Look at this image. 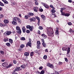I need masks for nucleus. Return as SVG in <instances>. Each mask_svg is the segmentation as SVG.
I'll list each match as a JSON object with an SVG mask.
<instances>
[{
	"mask_svg": "<svg viewBox=\"0 0 74 74\" xmlns=\"http://www.w3.org/2000/svg\"><path fill=\"white\" fill-rule=\"evenodd\" d=\"M65 61L67 62L68 61V59L66 58H65Z\"/></svg>",
	"mask_w": 74,
	"mask_h": 74,
	"instance_id": "obj_63",
	"label": "nucleus"
},
{
	"mask_svg": "<svg viewBox=\"0 0 74 74\" xmlns=\"http://www.w3.org/2000/svg\"><path fill=\"white\" fill-rule=\"evenodd\" d=\"M26 32L27 33H29L30 32L29 30V29H27L26 30Z\"/></svg>",
	"mask_w": 74,
	"mask_h": 74,
	"instance_id": "obj_56",
	"label": "nucleus"
},
{
	"mask_svg": "<svg viewBox=\"0 0 74 74\" xmlns=\"http://www.w3.org/2000/svg\"><path fill=\"white\" fill-rule=\"evenodd\" d=\"M28 14L29 15V16H33L34 15V14L32 12H30L28 13Z\"/></svg>",
	"mask_w": 74,
	"mask_h": 74,
	"instance_id": "obj_21",
	"label": "nucleus"
},
{
	"mask_svg": "<svg viewBox=\"0 0 74 74\" xmlns=\"http://www.w3.org/2000/svg\"><path fill=\"white\" fill-rule=\"evenodd\" d=\"M33 29H34V27L33 26H31L30 25V27H29V30L30 31H32Z\"/></svg>",
	"mask_w": 74,
	"mask_h": 74,
	"instance_id": "obj_19",
	"label": "nucleus"
},
{
	"mask_svg": "<svg viewBox=\"0 0 74 74\" xmlns=\"http://www.w3.org/2000/svg\"><path fill=\"white\" fill-rule=\"evenodd\" d=\"M56 32L55 33V34L57 36H59V28L58 27L56 28Z\"/></svg>",
	"mask_w": 74,
	"mask_h": 74,
	"instance_id": "obj_7",
	"label": "nucleus"
},
{
	"mask_svg": "<svg viewBox=\"0 0 74 74\" xmlns=\"http://www.w3.org/2000/svg\"><path fill=\"white\" fill-rule=\"evenodd\" d=\"M8 32V36L10 34H11L12 32H9V31H7Z\"/></svg>",
	"mask_w": 74,
	"mask_h": 74,
	"instance_id": "obj_48",
	"label": "nucleus"
},
{
	"mask_svg": "<svg viewBox=\"0 0 74 74\" xmlns=\"http://www.w3.org/2000/svg\"><path fill=\"white\" fill-rule=\"evenodd\" d=\"M0 17H1V18H3L4 17V15L3 14H1L0 15Z\"/></svg>",
	"mask_w": 74,
	"mask_h": 74,
	"instance_id": "obj_54",
	"label": "nucleus"
},
{
	"mask_svg": "<svg viewBox=\"0 0 74 74\" xmlns=\"http://www.w3.org/2000/svg\"><path fill=\"white\" fill-rule=\"evenodd\" d=\"M43 69L42 66H41L40 67H39V70H42Z\"/></svg>",
	"mask_w": 74,
	"mask_h": 74,
	"instance_id": "obj_61",
	"label": "nucleus"
},
{
	"mask_svg": "<svg viewBox=\"0 0 74 74\" xmlns=\"http://www.w3.org/2000/svg\"><path fill=\"white\" fill-rule=\"evenodd\" d=\"M22 50V49H21V47H20V48H19V49H18V51H21Z\"/></svg>",
	"mask_w": 74,
	"mask_h": 74,
	"instance_id": "obj_52",
	"label": "nucleus"
},
{
	"mask_svg": "<svg viewBox=\"0 0 74 74\" xmlns=\"http://www.w3.org/2000/svg\"><path fill=\"white\" fill-rule=\"evenodd\" d=\"M39 10L40 12H42L43 11V9H42V8H41L40 9H39Z\"/></svg>",
	"mask_w": 74,
	"mask_h": 74,
	"instance_id": "obj_62",
	"label": "nucleus"
},
{
	"mask_svg": "<svg viewBox=\"0 0 74 74\" xmlns=\"http://www.w3.org/2000/svg\"><path fill=\"white\" fill-rule=\"evenodd\" d=\"M41 17L42 18V19H43V20H45L46 17L44 15H41Z\"/></svg>",
	"mask_w": 74,
	"mask_h": 74,
	"instance_id": "obj_17",
	"label": "nucleus"
},
{
	"mask_svg": "<svg viewBox=\"0 0 74 74\" xmlns=\"http://www.w3.org/2000/svg\"><path fill=\"white\" fill-rule=\"evenodd\" d=\"M29 53L28 52H25L24 53V55L26 56H27L29 55Z\"/></svg>",
	"mask_w": 74,
	"mask_h": 74,
	"instance_id": "obj_18",
	"label": "nucleus"
},
{
	"mask_svg": "<svg viewBox=\"0 0 74 74\" xmlns=\"http://www.w3.org/2000/svg\"><path fill=\"white\" fill-rule=\"evenodd\" d=\"M13 20L15 21L16 22L18 21V23H21V21L20 18L17 17H14L13 18Z\"/></svg>",
	"mask_w": 74,
	"mask_h": 74,
	"instance_id": "obj_1",
	"label": "nucleus"
},
{
	"mask_svg": "<svg viewBox=\"0 0 74 74\" xmlns=\"http://www.w3.org/2000/svg\"><path fill=\"white\" fill-rule=\"evenodd\" d=\"M30 26V25H27V26L26 27L27 29H29Z\"/></svg>",
	"mask_w": 74,
	"mask_h": 74,
	"instance_id": "obj_47",
	"label": "nucleus"
},
{
	"mask_svg": "<svg viewBox=\"0 0 74 74\" xmlns=\"http://www.w3.org/2000/svg\"><path fill=\"white\" fill-rule=\"evenodd\" d=\"M50 7L51 8H52L53 9H55V8L53 6V5H50Z\"/></svg>",
	"mask_w": 74,
	"mask_h": 74,
	"instance_id": "obj_38",
	"label": "nucleus"
},
{
	"mask_svg": "<svg viewBox=\"0 0 74 74\" xmlns=\"http://www.w3.org/2000/svg\"><path fill=\"white\" fill-rule=\"evenodd\" d=\"M55 9H52L51 10V12L52 13H54L55 12H56V11L55 10H54Z\"/></svg>",
	"mask_w": 74,
	"mask_h": 74,
	"instance_id": "obj_36",
	"label": "nucleus"
},
{
	"mask_svg": "<svg viewBox=\"0 0 74 74\" xmlns=\"http://www.w3.org/2000/svg\"><path fill=\"white\" fill-rule=\"evenodd\" d=\"M8 64L7 62H4V63H2V65L5 67V68H7L8 66Z\"/></svg>",
	"mask_w": 74,
	"mask_h": 74,
	"instance_id": "obj_4",
	"label": "nucleus"
},
{
	"mask_svg": "<svg viewBox=\"0 0 74 74\" xmlns=\"http://www.w3.org/2000/svg\"><path fill=\"white\" fill-rule=\"evenodd\" d=\"M30 22H35L36 21V19L35 17H32L31 18L29 19Z\"/></svg>",
	"mask_w": 74,
	"mask_h": 74,
	"instance_id": "obj_5",
	"label": "nucleus"
},
{
	"mask_svg": "<svg viewBox=\"0 0 74 74\" xmlns=\"http://www.w3.org/2000/svg\"><path fill=\"white\" fill-rule=\"evenodd\" d=\"M47 56H46V55H45L44 56H43V59L45 60L47 59Z\"/></svg>",
	"mask_w": 74,
	"mask_h": 74,
	"instance_id": "obj_41",
	"label": "nucleus"
},
{
	"mask_svg": "<svg viewBox=\"0 0 74 74\" xmlns=\"http://www.w3.org/2000/svg\"><path fill=\"white\" fill-rule=\"evenodd\" d=\"M20 40L22 41H25V38L24 37L21 38Z\"/></svg>",
	"mask_w": 74,
	"mask_h": 74,
	"instance_id": "obj_31",
	"label": "nucleus"
},
{
	"mask_svg": "<svg viewBox=\"0 0 74 74\" xmlns=\"http://www.w3.org/2000/svg\"><path fill=\"white\" fill-rule=\"evenodd\" d=\"M21 67V68L23 69H25L26 67V65H25V64H23L22 65Z\"/></svg>",
	"mask_w": 74,
	"mask_h": 74,
	"instance_id": "obj_15",
	"label": "nucleus"
},
{
	"mask_svg": "<svg viewBox=\"0 0 74 74\" xmlns=\"http://www.w3.org/2000/svg\"><path fill=\"white\" fill-rule=\"evenodd\" d=\"M16 71V70L15 69L14 70H13V74H18V73H15V72Z\"/></svg>",
	"mask_w": 74,
	"mask_h": 74,
	"instance_id": "obj_37",
	"label": "nucleus"
},
{
	"mask_svg": "<svg viewBox=\"0 0 74 74\" xmlns=\"http://www.w3.org/2000/svg\"><path fill=\"white\" fill-rule=\"evenodd\" d=\"M12 24L14 25H16L17 24V23L14 21H13L12 22Z\"/></svg>",
	"mask_w": 74,
	"mask_h": 74,
	"instance_id": "obj_12",
	"label": "nucleus"
},
{
	"mask_svg": "<svg viewBox=\"0 0 74 74\" xmlns=\"http://www.w3.org/2000/svg\"><path fill=\"white\" fill-rule=\"evenodd\" d=\"M40 21H38L37 24L38 25V26H39L40 25Z\"/></svg>",
	"mask_w": 74,
	"mask_h": 74,
	"instance_id": "obj_64",
	"label": "nucleus"
},
{
	"mask_svg": "<svg viewBox=\"0 0 74 74\" xmlns=\"http://www.w3.org/2000/svg\"><path fill=\"white\" fill-rule=\"evenodd\" d=\"M53 33L54 32H53L52 31L49 30L47 31V34L50 37H53L54 36Z\"/></svg>",
	"mask_w": 74,
	"mask_h": 74,
	"instance_id": "obj_2",
	"label": "nucleus"
},
{
	"mask_svg": "<svg viewBox=\"0 0 74 74\" xmlns=\"http://www.w3.org/2000/svg\"><path fill=\"white\" fill-rule=\"evenodd\" d=\"M22 30L23 33H25L26 32V29L25 26H23L22 28Z\"/></svg>",
	"mask_w": 74,
	"mask_h": 74,
	"instance_id": "obj_10",
	"label": "nucleus"
},
{
	"mask_svg": "<svg viewBox=\"0 0 74 74\" xmlns=\"http://www.w3.org/2000/svg\"><path fill=\"white\" fill-rule=\"evenodd\" d=\"M63 9H62V8H61V10H60V12L61 13V14H62V16H63L64 14V12H63Z\"/></svg>",
	"mask_w": 74,
	"mask_h": 74,
	"instance_id": "obj_20",
	"label": "nucleus"
},
{
	"mask_svg": "<svg viewBox=\"0 0 74 74\" xmlns=\"http://www.w3.org/2000/svg\"><path fill=\"white\" fill-rule=\"evenodd\" d=\"M63 16L68 17L69 16H70V14L68 13H66L64 12V15Z\"/></svg>",
	"mask_w": 74,
	"mask_h": 74,
	"instance_id": "obj_14",
	"label": "nucleus"
},
{
	"mask_svg": "<svg viewBox=\"0 0 74 74\" xmlns=\"http://www.w3.org/2000/svg\"><path fill=\"white\" fill-rule=\"evenodd\" d=\"M44 73H45V71L42 70V71H41L40 73V74H44Z\"/></svg>",
	"mask_w": 74,
	"mask_h": 74,
	"instance_id": "obj_45",
	"label": "nucleus"
},
{
	"mask_svg": "<svg viewBox=\"0 0 74 74\" xmlns=\"http://www.w3.org/2000/svg\"><path fill=\"white\" fill-rule=\"evenodd\" d=\"M17 63L16 60H13V63H14V64H16Z\"/></svg>",
	"mask_w": 74,
	"mask_h": 74,
	"instance_id": "obj_55",
	"label": "nucleus"
},
{
	"mask_svg": "<svg viewBox=\"0 0 74 74\" xmlns=\"http://www.w3.org/2000/svg\"><path fill=\"white\" fill-rule=\"evenodd\" d=\"M4 3H5L8 4V2L7 1H6V0H5V2Z\"/></svg>",
	"mask_w": 74,
	"mask_h": 74,
	"instance_id": "obj_58",
	"label": "nucleus"
},
{
	"mask_svg": "<svg viewBox=\"0 0 74 74\" xmlns=\"http://www.w3.org/2000/svg\"><path fill=\"white\" fill-rule=\"evenodd\" d=\"M5 26V25L4 24H2V23H0V26H1V27H4Z\"/></svg>",
	"mask_w": 74,
	"mask_h": 74,
	"instance_id": "obj_28",
	"label": "nucleus"
},
{
	"mask_svg": "<svg viewBox=\"0 0 74 74\" xmlns=\"http://www.w3.org/2000/svg\"><path fill=\"white\" fill-rule=\"evenodd\" d=\"M68 25H72V23H71V22H69L68 23Z\"/></svg>",
	"mask_w": 74,
	"mask_h": 74,
	"instance_id": "obj_50",
	"label": "nucleus"
},
{
	"mask_svg": "<svg viewBox=\"0 0 74 74\" xmlns=\"http://www.w3.org/2000/svg\"><path fill=\"white\" fill-rule=\"evenodd\" d=\"M55 74H59V72L58 71H55Z\"/></svg>",
	"mask_w": 74,
	"mask_h": 74,
	"instance_id": "obj_59",
	"label": "nucleus"
},
{
	"mask_svg": "<svg viewBox=\"0 0 74 74\" xmlns=\"http://www.w3.org/2000/svg\"><path fill=\"white\" fill-rule=\"evenodd\" d=\"M41 36H42V37L44 39L46 38H47V35L45 34H42Z\"/></svg>",
	"mask_w": 74,
	"mask_h": 74,
	"instance_id": "obj_11",
	"label": "nucleus"
},
{
	"mask_svg": "<svg viewBox=\"0 0 74 74\" xmlns=\"http://www.w3.org/2000/svg\"><path fill=\"white\" fill-rule=\"evenodd\" d=\"M12 66H13L12 64H10L8 66H7V68L8 69L9 68H10V67H12Z\"/></svg>",
	"mask_w": 74,
	"mask_h": 74,
	"instance_id": "obj_32",
	"label": "nucleus"
},
{
	"mask_svg": "<svg viewBox=\"0 0 74 74\" xmlns=\"http://www.w3.org/2000/svg\"><path fill=\"white\" fill-rule=\"evenodd\" d=\"M67 49V47H63L62 48V51H66Z\"/></svg>",
	"mask_w": 74,
	"mask_h": 74,
	"instance_id": "obj_24",
	"label": "nucleus"
},
{
	"mask_svg": "<svg viewBox=\"0 0 74 74\" xmlns=\"http://www.w3.org/2000/svg\"><path fill=\"white\" fill-rule=\"evenodd\" d=\"M34 55V53L33 52H32L30 53V56L31 57L33 56Z\"/></svg>",
	"mask_w": 74,
	"mask_h": 74,
	"instance_id": "obj_35",
	"label": "nucleus"
},
{
	"mask_svg": "<svg viewBox=\"0 0 74 74\" xmlns=\"http://www.w3.org/2000/svg\"><path fill=\"white\" fill-rule=\"evenodd\" d=\"M37 47L38 49H40L41 48V46H40V45H37Z\"/></svg>",
	"mask_w": 74,
	"mask_h": 74,
	"instance_id": "obj_53",
	"label": "nucleus"
},
{
	"mask_svg": "<svg viewBox=\"0 0 74 74\" xmlns=\"http://www.w3.org/2000/svg\"><path fill=\"white\" fill-rule=\"evenodd\" d=\"M39 8L37 6H36L34 7V10L35 12H38V10Z\"/></svg>",
	"mask_w": 74,
	"mask_h": 74,
	"instance_id": "obj_8",
	"label": "nucleus"
},
{
	"mask_svg": "<svg viewBox=\"0 0 74 74\" xmlns=\"http://www.w3.org/2000/svg\"><path fill=\"white\" fill-rule=\"evenodd\" d=\"M16 32L19 34H21V31L20 29L19 30L16 31Z\"/></svg>",
	"mask_w": 74,
	"mask_h": 74,
	"instance_id": "obj_23",
	"label": "nucleus"
},
{
	"mask_svg": "<svg viewBox=\"0 0 74 74\" xmlns=\"http://www.w3.org/2000/svg\"><path fill=\"white\" fill-rule=\"evenodd\" d=\"M4 23L5 24H7L9 23V21L8 20L4 19L3 21Z\"/></svg>",
	"mask_w": 74,
	"mask_h": 74,
	"instance_id": "obj_13",
	"label": "nucleus"
},
{
	"mask_svg": "<svg viewBox=\"0 0 74 74\" xmlns=\"http://www.w3.org/2000/svg\"><path fill=\"white\" fill-rule=\"evenodd\" d=\"M41 45V43L40 41H37V45Z\"/></svg>",
	"mask_w": 74,
	"mask_h": 74,
	"instance_id": "obj_26",
	"label": "nucleus"
},
{
	"mask_svg": "<svg viewBox=\"0 0 74 74\" xmlns=\"http://www.w3.org/2000/svg\"><path fill=\"white\" fill-rule=\"evenodd\" d=\"M73 31L72 30V29H70V30H69V32L71 33H73Z\"/></svg>",
	"mask_w": 74,
	"mask_h": 74,
	"instance_id": "obj_57",
	"label": "nucleus"
},
{
	"mask_svg": "<svg viewBox=\"0 0 74 74\" xmlns=\"http://www.w3.org/2000/svg\"><path fill=\"white\" fill-rule=\"evenodd\" d=\"M30 16H29V15H26L25 16V18L26 19H28L29 18V17H30Z\"/></svg>",
	"mask_w": 74,
	"mask_h": 74,
	"instance_id": "obj_16",
	"label": "nucleus"
},
{
	"mask_svg": "<svg viewBox=\"0 0 74 74\" xmlns=\"http://www.w3.org/2000/svg\"><path fill=\"white\" fill-rule=\"evenodd\" d=\"M0 53L2 55H3L4 54V51H3V50L0 51Z\"/></svg>",
	"mask_w": 74,
	"mask_h": 74,
	"instance_id": "obj_51",
	"label": "nucleus"
},
{
	"mask_svg": "<svg viewBox=\"0 0 74 74\" xmlns=\"http://www.w3.org/2000/svg\"><path fill=\"white\" fill-rule=\"evenodd\" d=\"M6 45L8 46V47H10V46L11 45L10 43H6Z\"/></svg>",
	"mask_w": 74,
	"mask_h": 74,
	"instance_id": "obj_40",
	"label": "nucleus"
},
{
	"mask_svg": "<svg viewBox=\"0 0 74 74\" xmlns=\"http://www.w3.org/2000/svg\"><path fill=\"white\" fill-rule=\"evenodd\" d=\"M20 47H21V48L22 49L23 48V47H25V45H24L22 44V45H21V46H20Z\"/></svg>",
	"mask_w": 74,
	"mask_h": 74,
	"instance_id": "obj_34",
	"label": "nucleus"
},
{
	"mask_svg": "<svg viewBox=\"0 0 74 74\" xmlns=\"http://www.w3.org/2000/svg\"><path fill=\"white\" fill-rule=\"evenodd\" d=\"M45 7L46 8L49 9V5H47V4H45Z\"/></svg>",
	"mask_w": 74,
	"mask_h": 74,
	"instance_id": "obj_29",
	"label": "nucleus"
},
{
	"mask_svg": "<svg viewBox=\"0 0 74 74\" xmlns=\"http://www.w3.org/2000/svg\"><path fill=\"white\" fill-rule=\"evenodd\" d=\"M15 70H16V71H21V70L22 69V68L21 67H18L16 68L15 69Z\"/></svg>",
	"mask_w": 74,
	"mask_h": 74,
	"instance_id": "obj_9",
	"label": "nucleus"
},
{
	"mask_svg": "<svg viewBox=\"0 0 74 74\" xmlns=\"http://www.w3.org/2000/svg\"><path fill=\"white\" fill-rule=\"evenodd\" d=\"M3 41L5 42L8 41V38H5L3 39Z\"/></svg>",
	"mask_w": 74,
	"mask_h": 74,
	"instance_id": "obj_27",
	"label": "nucleus"
},
{
	"mask_svg": "<svg viewBox=\"0 0 74 74\" xmlns=\"http://www.w3.org/2000/svg\"><path fill=\"white\" fill-rule=\"evenodd\" d=\"M38 28L40 29V30H42L43 29V27H42V26H40L39 27H38Z\"/></svg>",
	"mask_w": 74,
	"mask_h": 74,
	"instance_id": "obj_39",
	"label": "nucleus"
},
{
	"mask_svg": "<svg viewBox=\"0 0 74 74\" xmlns=\"http://www.w3.org/2000/svg\"><path fill=\"white\" fill-rule=\"evenodd\" d=\"M16 29L17 30H20V27L19 26H17L16 27Z\"/></svg>",
	"mask_w": 74,
	"mask_h": 74,
	"instance_id": "obj_42",
	"label": "nucleus"
},
{
	"mask_svg": "<svg viewBox=\"0 0 74 74\" xmlns=\"http://www.w3.org/2000/svg\"><path fill=\"white\" fill-rule=\"evenodd\" d=\"M70 50H71L70 48L69 47L68 48L67 50V54L70 53Z\"/></svg>",
	"mask_w": 74,
	"mask_h": 74,
	"instance_id": "obj_22",
	"label": "nucleus"
},
{
	"mask_svg": "<svg viewBox=\"0 0 74 74\" xmlns=\"http://www.w3.org/2000/svg\"><path fill=\"white\" fill-rule=\"evenodd\" d=\"M47 66L53 69L54 68V66L52 64H51V63H47Z\"/></svg>",
	"mask_w": 74,
	"mask_h": 74,
	"instance_id": "obj_3",
	"label": "nucleus"
},
{
	"mask_svg": "<svg viewBox=\"0 0 74 74\" xmlns=\"http://www.w3.org/2000/svg\"><path fill=\"white\" fill-rule=\"evenodd\" d=\"M32 43L31 42H28L27 44L26 45V47H28V46H29V47H32Z\"/></svg>",
	"mask_w": 74,
	"mask_h": 74,
	"instance_id": "obj_6",
	"label": "nucleus"
},
{
	"mask_svg": "<svg viewBox=\"0 0 74 74\" xmlns=\"http://www.w3.org/2000/svg\"><path fill=\"white\" fill-rule=\"evenodd\" d=\"M9 41L10 42V43L11 44H12L13 40L11 39H9Z\"/></svg>",
	"mask_w": 74,
	"mask_h": 74,
	"instance_id": "obj_25",
	"label": "nucleus"
},
{
	"mask_svg": "<svg viewBox=\"0 0 74 74\" xmlns=\"http://www.w3.org/2000/svg\"><path fill=\"white\" fill-rule=\"evenodd\" d=\"M8 31L4 32V35L8 36Z\"/></svg>",
	"mask_w": 74,
	"mask_h": 74,
	"instance_id": "obj_44",
	"label": "nucleus"
},
{
	"mask_svg": "<svg viewBox=\"0 0 74 74\" xmlns=\"http://www.w3.org/2000/svg\"><path fill=\"white\" fill-rule=\"evenodd\" d=\"M42 45L44 47H45L47 46V45L46 44V43L45 42L42 43Z\"/></svg>",
	"mask_w": 74,
	"mask_h": 74,
	"instance_id": "obj_30",
	"label": "nucleus"
},
{
	"mask_svg": "<svg viewBox=\"0 0 74 74\" xmlns=\"http://www.w3.org/2000/svg\"><path fill=\"white\" fill-rule=\"evenodd\" d=\"M0 5L2 6H4V4L3 3H2L1 2V1H0Z\"/></svg>",
	"mask_w": 74,
	"mask_h": 74,
	"instance_id": "obj_43",
	"label": "nucleus"
},
{
	"mask_svg": "<svg viewBox=\"0 0 74 74\" xmlns=\"http://www.w3.org/2000/svg\"><path fill=\"white\" fill-rule=\"evenodd\" d=\"M41 42H42V43H44L45 42L43 38H42V39H41Z\"/></svg>",
	"mask_w": 74,
	"mask_h": 74,
	"instance_id": "obj_60",
	"label": "nucleus"
},
{
	"mask_svg": "<svg viewBox=\"0 0 74 74\" xmlns=\"http://www.w3.org/2000/svg\"><path fill=\"white\" fill-rule=\"evenodd\" d=\"M36 18L38 20V21H40V19L39 17L38 16H36Z\"/></svg>",
	"mask_w": 74,
	"mask_h": 74,
	"instance_id": "obj_33",
	"label": "nucleus"
},
{
	"mask_svg": "<svg viewBox=\"0 0 74 74\" xmlns=\"http://www.w3.org/2000/svg\"><path fill=\"white\" fill-rule=\"evenodd\" d=\"M34 1H35V4L36 5H38L39 4L37 2V0H34Z\"/></svg>",
	"mask_w": 74,
	"mask_h": 74,
	"instance_id": "obj_46",
	"label": "nucleus"
},
{
	"mask_svg": "<svg viewBox=\"0 0 74 74\" xmlns=\"http://www.w3.org/2000/svg\"><path fill=\"white\" fill-rule=\"evenodd\" d=\"M63 63V62H62L60 61L58 62V64H59V65H62V64Z\"/></svg>",
	"mask_w": 74,
	"mask_h": 74,
	"instance_id": "obj_49",
	"label": "nucleus"
}]
</instances>
